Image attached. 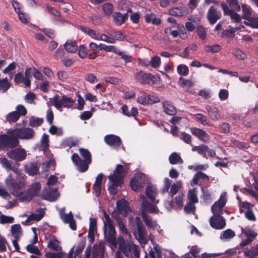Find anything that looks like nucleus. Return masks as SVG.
<instances>
[{"label":"nucleus","instance_id":"obj_1","mask_svg":"<svg viewBox=\"0 0 258 258\" xmlns=\"http://www.w3.org/2000/svg\"><path fill=\"white\" fill-rule=\"evenodd\" d=\"M6 184L11 193L17 197L21 202H30L34 197L37 196L41 189V185L39 182H35L28 186L24 191L21 189L26 186V182L23 179L19 181H15L10 175L6 179Z\"/></svg>","mask_w":258,"mask_h":258},{"label":"nucleus","instance_id":"obj_2","mask_svg":"<svg viewBox=\"0 0 258 258\" xmlns=\"http://www.w3.org/2000/svg\"><path fill=\"white\" fill-rule=\"evenodd\" d=\"M127 170L123 165L118 164L113 173L108 177L110 180L108 190L111 195L117 193L116 187L122 184V180L127 173Z\"/></svg>","mask_w":258,"mask_h":258},{"label":"nucleus","instance_id":"obj_3","mask_svg":"<svg viewBox=\"0 0 258 258\" xmlns=\"http://www.w3.org/2000/svg\"><path fill=\"white\" fill-rule=\"evenodd\" d=\"M79 152L84 159L82 160L77 154L74 153L72 156V160L78 170L83 172L88 170L89 165L91 163V155L87 149L80 148Z\"/></svg>","mask_w":258,"mask_h":258},{"label":"nucleus","instance_id":"obj_4","mask_svg":"<svg viewBox=\"0 0 258 258\" xmlns=\"http://www.w3.org/2000/svg\"><path fill=\"white\" fill-rule=\"evenodd\" d=\"M104 234L105 239L112 247L117 246L116 238L115 237V229L112 221L109 215L104 212Z\"/></svg>","mask_w":258,"mask_h":258},{"label":"nucleus","instance_id":"obj_5","mask_svg":"<svg viewBox=\"0 0 258 258\" xmlns=\"http://www.w3.org/2000/svg\"><path fill=\"white\" fill-rule=\"evenodd\" d=\"M8 134L0 136V150L14 148L19 146V141L17 136L13 133V130L7 132Z\"/></svg>","mask_w":258,"mask_h":258},{"label":"nucleus","instance_id":"obj_6","mask_svg":"<svg viewBox=\"0 0 258 258\" xmlns=\"http://www.w3.org/2000/svg\"><path fill=\"white\" fill-rule=\"evenodd\" d=\"M133 221L136 223L137 226V233L136 231L134 232L136 238L141 244H146L148 242V234L145 227L139 217H136L135 218L132 216L128 217L130 224L132 223Z\"/></svg>","mask_w":258,"mask_h":258},{"label":"nucleus","instance_id":"obj_7","mask_svg":"<svg viewBox=\"0 0 258 258\" xmlns=\"http://www.w3.org/2000/svg\"><path fill=\"white\" fill-rule=\"evenodd\" d=\"M139 247L132 242H127V244L118 252H116V258H120L119 254L123 253L124 255L128 258L134 257L139 258L140 257ZM122 257V255H120Z\"/></svg>","mask_w":258,"mask_h":258},{"label":"nucleus","instance_id":"obj_8","mask_svg":"<svg viewBox=\"0 0 258 258\" xmlns=\"http://www.w3.org/2000/svg\"><path fill=\"white\" fill-rule=\"evenodd\" d=\"M140 200L142 203L141 214L143 212L152 214H157L159 212V210L156 206L157 204L149 202L143 195L140 196Z\"/></svg>","mask_w":258,"mask_h":258},{"label":"nucleus","instance_id":"obj_9","mask_svg":"<svg viewBox=\"0 0 258 258\" xmlns=\"http://www.w3.org/2000/svg\"><path fill=\"white\" fill-rule=\"evenodd\" d=\"M146 176L144 174L137 173L134 178L131 180L130 185L133 190L138 192L143 188V184L146 183Z\"/></svg>","mask_w":258,"mask_h":258},{"label":"nucleus","instance_id":"obj_10","mask_svg":"<svg viewBox=\"0 0 258 258\" xmlns=\"http://www.w3.org/2000/svg\"><path fill=\"white\" fill-rule=\"evenodd\" d=\"M13 133L17 136L18 139L25 140L33 139L35 134L34 131L29 127L14 129Z\"/></svg>","mask_w":258,"mask_h":258},{"label":"nucleus","instance_id":"obj_11","mask_svg":"<svg viewBox=\"0 0 258 258\" xmlns=\"http://www.w3.org/2000/svg\"><path fill=\"white\" fill-rule=\"evenodd\" d=\"M112 216L116 221L119 230L122 232V234H124V236L125 237V239L127 241L131 240L132 235L126 229L124 222L122 221L121 218L116 212L112 213Z\"/></svg>","mask_w":258,"mask_h":258},{"label":"nucleus","instance_id":"obj_12","mask_svg":"<svg viewBox=\"0 0 258 258\" xmlns=\"http://www.w3.org/2000/svg\"><path fill=\"white\" fill-rule=\"evenodd\" d=\"M7 156L11 159L16 161H21L26 158V153L24 149L17 148L9 151L7 153Z\"/></svg>","mask_w":258,"mask_h":258},{"label":"nucleus","instance_id":"obj_13","mask_svg":"<svg viewBox=\"0 0 258 258\" xmlns=\"http://www.w3.org/2000/svg\"><path fill=\"white\" fill-rule=\"evenodd\" d=\"M64 210V208L60 209L59 213L60 218L64 223L69 224L71 229L73 230H76V225L72 213L70 212L69 214H65Z\"/></svg>","mask_w":258,"mask_h":258},{"label":"nucleus","instance_id":"obj_14","mask_svg":"<svg viewBox=\"0 0 258 258\" xmlns=\"http://www.w3.org/2000/svg\"><path fill=\"white\" fill-rule=\"evenodd\" d=\"M221 17V13L219 11H217L216 8L212 6L209 9L207 14V18L209 23L213 25Z\"/></svg>","mask_w":258,"mask_h":258},{"label":"nucleus","instance_id":"obj_15","mask_svg":"<svg viewBox=\"0 0 258 258\" xmlns=\"http://www.w3.org/2000/svg\"><path fill=\"white\" fill-rule=\"evenodd\" d=\"M53 105L57 109H60L62 107H71L74 104V101L71 98L63 96L60 100L56 97L53 99Z\"/></svg>","mask_w":258,"mask_h":258},{"label":"nucleus","instance_id":"obj_16","mask_svg":"<svg viewBox=\"0 0 258 258\" xmlns=\"http://www.w3.org/2000/svg\"><path fill=\"white\" fill-rule=\"evenodd\" d=\"M210 224L212 227L216 229H223L225 226V221L221 215H213L210 219Z\"/></svg>","mask_w":258,"mask_h":258},{"label":"nucleus","instance_id":"obj_17","mask_svg":"<svg viewBox=\"0 0 258 258\" xmlns=\"http://www.w3.org/2000/svg\"><path fill=\"white\" fill-rule=\"evenodd\" d=\"M12 235L14 239L13 240V244L16 250H19V246L18 241L22 235V229L19 224L13 225L11 227Z\"/></svg>","mask_w":258,"mask_h":258},{"label":"nucleus","instance_id":"obj_18","mask_svg":"<svg viewBox=\"0 0 258 258\" xmlns=\"http://www.w3.org/2000/svg\"><path fill=\"white\" fill-rule=\"evenodd\" d=\"M43 196L44 199L49 201H55L59 196V194L56 189L49 187L43 191Z\"/></svg>","mask_w":258,"mask_h":258},{"label":"nucleus","instance_id":"obj_19","mask_svg":"<svg viewBox=\"0 0 258 258\" xmlns=\"http://www.w3.org/2000/svg\"><path fill=\"white\" fill-rule=\"evenodd\" d=\"M191 133L200 140L206 142L210 139L209 135L203 130L199 128H191Z\"/></svg>","mask_w":258,"mask_h":258},{"label":"nucleus","instance_id":"obj_20","mask_svg":"<svg viewBox=\"0 0 258 258\" xmlns=\"http://www.w3.org/2000/svg\"><path fill=\"white\" fill-rule=\"evenodd\" d=\"M153 78L151 74L142 71H140L135 75L136 79L142 84H149Z\"/></svg>","mask_w":258,"mask_h":258},{"label":"nucleus","instance_id":"obj_21","mask_svg":"<svg viewBox=\"0 0 258 258\" xmlns=\"http://www.w3.org/2000/svg\"><path fill=\"white\" fill-rule=\"evenodd\" d=\"M141 215L143 221L148 228L154 229L157 227V221L153 220L151 216L144 212L141 214Z\"/></svg>","mask_w":258,"mask_h":258},{"label":"nucleus","instance_id":"obj_22","mask_svg":"<svg viewBox=\"0 0 258 258\" xmlns=\"http://www.w3.org/2000/svg\"><path fill=\"white\" fill-rule=\"evenodd\" d=\"M128 14H122L120 12H115L112 15L114 23L117 26L122 25L125 20L128 19Z\"/></svg>","mask_w":258,"mask_h":258},{"label":"nucleus","instance_id":"obj_23","mask_svg":"<svg viewBox=\"0 0 258 258\" xmlns=\"http://www.w3.org/2000/svg\"><path fill=\"white\" fill-rule=\"evenodd\" d=\"M85 246V242L83 241H80L78 243L77 246L76 248L74 255H73L74 250V247L69 251L68 258H73V257L75 258L77 256H79V255L83 251V250L84 249Z\"/></svg>","mask_w":258,"mask_h":258},{"label":"nucleus","instance_id":"obj_24","mask_svg":"<svg viewBox=\"0 0 258 258\" xmlns=\"http://www.w3.org/2000/svg\"><path fill=\"white\" fill-rule=\"evenodd\" d=\"M206 109L208 113L209 117L213 120H218L220 119V113L218 109L213 106L207 105Z\"/></svg>","mask_w":258,"mask_h":258},{"label":"nucleus","instance_id":"obj_25","mask_svg":"<svg viewBox=\"0 0 258 258\" xmlns=\"http://www.w3.org/2000/svg\"><path fill=\"white\" fill-rule=\"evenodd\" d=\"M225 204L224 200H219L212 206L211 210L213 215L222 214V209Z\"/></svg>","mask_w":258,"mask_h":258},{"label":"nucleus","instance_id":"obj_26","mask_svg":"<svg viewBox=\"0 0 258 258\" xmlns=\"http://www.w3.org/2000/svg\"><path fill=\"white\" fill-rule=\"evenodd\" d=\"M146 194L151 202L155 204H157L159 202V200L155 199L157 195V190L155 187L151 185L147 186L146 189Z\"/></svg>","mask_w":258,"mask_h":258},{"label":"nucleus","instance_id":"obj_27","mask_svg":"<svg viewBox=\"0 0 258 258\" xmlns=\"http://www.w3.org/2000/svg\"><path fill=\"white\" fill-rule=\"evenodd\" d=\"M104 246L102 243L95 245L93 248V258H102L104 257Z\"/></svg>","mask_w":258,"mask_h":258},{"label":"nucleus","instance_id":"obj_28","mask_svg":"<svg viewBox=\"0 0 258 258\" xmlns=\"http://www.w3.org/2000/svg\"><path fill=\"white\" fill-rule=\"evenodd\" d=\"M164 111L168 115H174L176 113V109L174 105L168 101H165L162 104Z\"/></svg>","mask_w":258,"mask_h":258},{"label":"nucleus","instance_id":"obj_29","mask_svg":"<svg viewBox=\"0 0 258 258\" xmlns=\"http://www.w3.org/2000/svg\"><path fill=\"white\" fill-rule=\"evenodd\" d=\"M104 140L107 144L112 146H119L121 144L120 139L114 135H107Z\"/></svg>","mask_w":258,"mask_h":258},{"label":"nucleus","instance_id":"obj_30","mask_svg":"<svg viewBox=\"0 0 258 258\" xmlns=\"http://www.w3.org/2000/svg\"><path fill=\"white\" fill-rule=\"evenodd\" d=\"M44 212L42 209H39L36 213H32L30 215L26 220V223H28L31 221H38L40 220L44 216Z\"/></svg>","mask_w":258,"mask_h":258},{"label":"nucleus","instance_id":"obj_31","mask_svg":"<svg viewBox=\"0 0 258 258\" xmlns=\"http://www.w3.org/2000/svg\"><path fill=\"white\" fill-rule=\"evenodd\" d=\"M103 175L99 174L96 178L95 183L93 185V188L96 196L99 197L101 194V183L102 181Z\"/></svg>","mask_w":258,"mask_h":258},{"label":"nucleus","instance_id":"obj_32","mask_svg":"<svg viewBox=\"0 0 258 258\" xmlns=\"http://www.w3.org/2000/svg\"><path fill=\"white\" fill-rule=\"evenodd\" d=\"M116 206L120 213H126L130 210L127 203L124 200L117 201Z\"/></svg>","mask_w":258,"mask_h":258},{"label":"nucleus","instance_id":"obj_33","mask_svg":"<svg viewBox=\"0 0 258 258\" xmlns=\"http://www.w3.org/2000/svg\"><path fill=\"white\" fill-rule=\"evenodd\" d=\"M64 47L66 50L70 53H74L78 49V46L75 41L68 40L64 44Z\"/></svg>","mask_w":258,"mask_h":258},{"label":"nucleus","instance_id":"obj_34","mask_svg":"<svg viewBox=\"0 0 258 258\" xmlns=\"http://www.w3.org/2000/svg\"><path fill=\"white\" fill-rule=\"evenodd\" d=\"M26 172L30 175H34L36 174L39 171L38 167L34 163H30L25 167Z\"/></svg>","mask_w":258,"mask_h":258},{"label":"nucleus","instance_id":"obj_35","mask_svg":"<svg viewBox=\"0 0 258 258\" xmlns=\"http://www.w3.org/2000/svg\"><path fill=\"white\" fill-rule=\"evenodd\" d=\"M145 21L147 23L151 22L153 24L158 25L161 23L160 19L156 17V16L153 13L147 14L145 16Z\"/></svg>","mask_w":258,"mask_h":258},{"label":"nucleus","instance_id":"obj_36","mask_svg":"<svg viewBox=\"0 0 258 258\" xmlns=\"http://www.w3.org/2000/svg\"><path fill=\"white\" fill-rule=\"evenodd\" d=\"M78 143L79 141L78 139L71 137L64 139L62 141V145L64 147L72 148V147L77 146Z\"/></svg>","mask_w":258,"mask_h":258},{"label":"nucleus","instance_id":"obj_37","mask_svg":"<svg viewBox=\"0 0 258 258\" xmlns=\"http://www.w3.org/2000/svg\"><path fill=\"white\" fill-rule=\"evenodd\" d=\"M47 246L56 251H60L61 249V247L59 244V241L56 238L49 240L48 242Z\"/></svg>","mask_w":258,"mask_h":258},{"label":"nucleus","instance_id":"obj_38","mask_svg":"<svg viewBox=\"0 0 258 258\" xmlns=\"http://www.w3.org/2000/svg\"><path fill=\"white\" fill-rule=\"evenodd\" d=\"M241 8L243 12V15L241 18L245 20L250 19L252 14L250 7L245 4H243L241 6Z\"/></svg>","mask_w":258,"mask_h":258},{"label":"nucleus","instance_id":"obj_39","mask_svg":"<svg viewBox=\"0 0 258 258\" xmlns=\"http://www.w3.org/2000/svg\"><path fill=\"white\" fill-rule=\"evenodd\" d=\"M11 86V83L8 82V79H0V92H6Z\"/></svg>","mask_w":258,"mask_h":258},{"label":"nucleus","instance_id":"obj_40","mask_svg":"<svg viewBox=\"0 0 258 258\" xmlns=\"http://www.w3.org/2000/svg\"><path fill=\"white\" fill-rule=\"evenodd\" d=\"M43 122V119L41 118L31 116L29 120V124L31 127H35L41 125Z\"/></svg>","mask_w":258,"mask_h":258},{"label":"nucleus","instance_id":"obj_41","mask_svg":"<svg viewBox=\"0 0 258 258\" xmlns=\"http://www.w3.org/2000/svg\"><path fill=\"white\" fill-rule=\"evenodd\" d=\"M20 114L15 111L9 113L7 115V120L10 123L16 122L20 118Z\"/></svg>","mask_w":258,"mask_h":258},{"label":"nucleus","instance_id":"obj_42","mask_svg":"<svg viewBox=\"0 0 258 258\" xmlns=\"http://www.w3.org/2000/svg\"><path fill=\"white\" fill-rule=\"evenodd\" d=\"M129 241L125 239V237L124 235L118 237L117 239H116L117 244H118V250L117 252H118L123 248L127 244V242H129Z\"/></svg>","mask_w":258,"mask_h":258},{"label":"nucleus","instance_id":"obj_43","mask_svg":"<svg viewBox=\"0 0 258 258\" xmlns=\"http://www.w3.org/2000/svg\"><path fill=\"white\" fill-rule=\"evenodd\" d=\"M169 160L170 163L172 164L182 163L183 162L182 159L176 153H172L169 156Z\"/></svg>","mask_w":258,"mask_h":258},{"label":"nucleus","instance_id":"obj_44","mask_svg":"<svg viewBox=\"0 0 258 258\" xmlns=\"http://www.w3.org/2000/svg\"><path fill=\"white\" fill-rule=\"evenodd\" d=\"M232 53L236 58L239 60H244L247 57L246 54L239 49H233Z\"/></svg>","mask_w":258,"mask_h":258},{"label":"nucleus","instance_id":"obj_45","mask_svg":"<svg viewBox=\"0 0 258 258\" xmlns=\"http://www.w3.org/2000/svg\"><path fill=\"white\" fill-rule=\"evenodd\" d=\"M208 150V147L206 145H201L198 146H195L192 149L193 151H196L199 154L206 156V152Z\"/></svg>","mask_w":258,"mask_h":258},{"label":"nucleus","instance_id":"obj_46","mask_svg":"<svg viewBox=\"0 0 258 258\" xmlns=\"http://www.w3.org/2000/svg\"><path fill=\"white\" fill-rule=\"evenodd\" d=\"M33 69L31 68H28L26 69L25 72V86L26 87H30L31 84V81L29 78L31 76L32 70Z\"/></svg>","mask_w":258,"mask_h":258},{"label":"nucleus","instance_id":"obj_47","mask_svg":"<svg viewBox=\"0 0 258 258\" xmlns=\"http://www.w3.org/2000/svg\"><path fill=\"white\" fill-rule=\"evenodd\" d=\"M221 49V46L219 44H215L213 45H206L205 47V50L207 52H211L212 53H215L220 51Z\"/></svg>","mask_w":258,"mask_h":258},{"label":"nucleus","instance_id":"obj_48","mask_svg":"<svg viewBox=\"0 0 258 258\" xmlns=\"http://www.w3.org/2000/svg\"><path fill=\"white\" fill-rule=\"evenodd\" d=\"M188 199L190 202L192 203H197L198 202V199L197 196V191L194 189L192 190H189L187 195Z\"/></svg>","mask_w":258,"mask_h":258},{"label":"nucleus","instance_id":"obj_49","mask_svg":"<svg viewBox=\"0 0 258 258\" xmlns=\"http://www.w3.org/2000/svg\"><path fill=\"white\" fill-rule=\"evenodd\" d=\"M235 235V232L231 229H227L223 232L222 235H221V239H228L234 237Z\"/></svg>","mask_w":258,"mask_h":258},{"label":"nucleus","instance_id":"obj_50","mask_svg":"<svg viewBox=\"0 0 258 258\" xmlns=\"http://www.w3.org/2000/svg\"><path fill=\"white\" fill-rule=\"evenodd\" d=\"M41 148L43 150V151H45L49 146V139H48V135L44 134L42 137L41 138Z\"/></svg>","mask_w":258,"mask_h":258},{"label":"nucleus","instance_id":"obj_51","mask_svg":"<svg viewBox=\"0 0 258 258\" xmlns=\"http://www.w3.org/2000/svg\"><path fill=\"white\" fill-rule=\"evenodd\" d=\"M229 6L233 10L239 12L240 10V6L238 3V0H226Z\"/></svg>","mask_w":258,"mask_h":258},{"label":"nucleus","instance_id":"obj_52","mask_svg":"<svg viewBox=\"0 0 258 258\" xmlns=\"http://www.w3.org/2000/svg\"><path fill=\"white\" fill-rule=\"evenodd\" d=\"M102 9L104 14L107 16H110L113 11V6L110 3H105L102 6Z\"/></svg>","mask_w":258,"mask_h":258},{"label":"nucleus","instance_id":"obj_53","mask_svg":"<svg viewBox=\"0 0 258 258\" xmlns=\"http://www.w3.org/2000/svg\"><path fill=\"white\" fill-rule=\"evenodd\" d=\"M196 119L199 121L203 124V125H211L209 121L207 120V117L201 114V113H198L195 114V115Z\"/></svg>","mask_w":258,"mask_h":258},{"label":"nucleus","instance_id":"obj_54","mask_svg":"<svg viewBox=\"0 0 258 258\" xmlns=\"http://www.w3.org/2000/svg\"><path fill=\"white\" fill-rule=\"evenodd\" d=\"M246 256L253 257L258 255V245L252 247L250 249L246 250L244 252Z\"/></svg>","mask_w":258,"mask_h":258},{"label":"nucleus","instance_id":"obj_55","mask_svg":"<svg viewBox=\"0 0 258 258\" xmlns=\"http://www.w3.org/2000/svg\"><path fill=\"white\" fill-rule=\"evenodd\" d=\"M112 37H114L115 40L122 41L124 39V36L120 31H110L108 33Z\"/></svg>","mask_w":258,"mask_h":258},{"label":"nucleus","instance_id":"obj_56","mask_svg":"<svg viewBox=\"0 0 258 258\" xmlns=\"http://www.w3.org/2000/svg\"><path fill=\"white\" fill-rule=\"evenodd\" d=\"M235 10H232L227 16H230L231 19L233 20L236 23H239L241 20V17L239 14L235 12Z\"/></svg>","mask_w":258,"mask_h":258},{"label":"nucleus","instance_id":"obj_57","mask_svg":"<svg viewBox=\"0 0 258 258\" xmlns=\"http://www.w3.org/2000/svg\"><path fill=\"white\" fill-rule=\"evenodd\" d=\"M67 254L62 251L55 252L53 253H46L45 256L47 258H63L66 256Z\"/></svg>","mask_w":258,"mask_h":258},{"label":"nucleus","instance_id":"obj_58","mask_svg":"<svg viewBox=\"0 0 258 258\" xmlns=\"http://www.w3.org/2000/svg\"><path fill=\"white\" fill-rule=\"evenodd\" d=\"M242 232L247 237L252 238L254 240L257 234L252 230L250 229H245L244 230L243 228L241 229Z\"/></svg>","mask_w":258,"mask_h":258},{"label":"nucleus","instance_id":"obj_59","mask_svg":"<svg viewBox=\"0 0 258 258\" xmlns=\"http://www.w3.org/2000/svg\"><path fill=\"white\" fill-rule=\"evenodd\" d=\"M177 72L180 75L186 76L188 74V67L184 64H180L177 67Z\"/></svg>","mask_w":258,"mask_h":258},{"label":"nucleus","instance_id":"obj_60","mask_svg":"<svg viewBox=\"0 0 258 258\" xmlns=\"http://www.w3.org/2000/svg\"><path fill=\"white\" fill-rule=\"evenodd\" d=\"M14 218L13 217L7 216L4 215L0 216V223L1 224L12 223Z\"/></svg>","mask_w":258,"mask_h":258},{"label":"nucleus","instance_id":"obj_61","mask_svg":"<svg viewBox=\"0 0 258 258\" xmlns=\"http://www.w3.org/2000/svg\"><path fill=\"white\" fill-rule=\"evenodd\" d=\"M100 49L104 50L107 52H113L115 53H118V50L116 49L114 46L110 45L107 46L105 44H100Z\"/></svg>","mask_w":258,"mask_h":258},{"label":"nucleus","instance_id":"obj_62","mask_svg":"<svg viewBox=\"0 0 258 258\" xmlns=\"http://www.w3.org/2000/svg\"><path fill=\"white\" fill-rule=\"evenodd\" d=\"M161 59L158 56L153 57L150 61V63L153 68H158L160 64Z\"/></svg>","mask_w":258,"mask_h":258},{"label":"nucleus","instance_id":"obj_63","mask_svg":"<svg viewBox=\"0 0 258 258\" xmlns=\"http://www.w3.org/2000/svg\"><path fill=\"white\" fill-rule=\"evenodd\" d=\"M179 84L181 86H187L191 87L193 86L194 83L190 80H186L180 77L179 80Z\"/></svg>","mask_w":258,"mask_h":258},{"label":"nucleus","instance_id":"obj_64","mask_svg":"<svg viewBox=\"0 0 258 258\" xmlns=\"http://www.w3.org/2000/svg\"><path fill=\"white\" fill-rule=\"evenodd\" d=\"M197 32L200 38L204 40L206 38V32L204 28L201 26H198L197 27Z\"/></svg>","mask_w":258,"mask_h":258}]
</instances>
